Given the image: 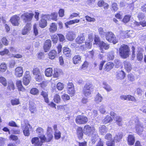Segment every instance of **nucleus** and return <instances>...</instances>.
Here are the masks:
<instances>
[{"mask_svg": "<svg viewBox=\"0 0 146 146\" xmlns=\"http://www.w3.org/2000/svg\"><path fill=\"white\" fill-rule=\"evenodd\" d=\"M31 29V25L30 23H27L24 27L22 31V34L23 35H26L29 32Z\"/></svg>", "mask_w": 146, "mask_h": 146, "instance_id": "nucleus-13", "label": "nucleus"}, {"mask_svg": "<svg viewBox=\"0 0 146 146\" xmlns=\"http://www.w3.org/2000/svg\"><path fill=\"white\" fill-rule=\"evenodd\" d=\"M53 70L52 68H49L46 69L45 71V75L47 77H51L52 76Z\"/></svg>", "mask_w": 146, "mask_h": 146, "instance_id": "nucleus-29", "label": "nucleus"}, {"mask_svg": "<svg viewBox=\"0 0 146 146\" xmlns=\"http://www.w3.org/2000/svg\"><path fill=\"white\" fill-rule=\"evenodd\" d=\"M103 87L107 91L110 92L112 90V89L111 87L108 85L106 82H104L103 83Z\"/></svg>", "mask_w": 146, "mask_h": 146, "instance_id": "nucleus-43", "label": "nucleus"}, {"mask_svg": "<svg viewBox=\"0 0 146 146\" xmlns=\"http://www.w3.org/2000/svg\"><path fill=\"white\" fill-rule=\"evenodd\" d=\"M135 129L136 133L139 135L142 134L143 131V128L141 126L140 123L138 122L136 124Z\"/></svg>", "mask_w": 146, "mask_h": 146, "instance_id": "nucleus-14", "label": "nucleus"}, {"mask_svg": "<svg viewBox=\"0 0 146 146\" xmlns=\"http://www.w3.org/2000/svg\"><path fill=\"white\" fill-rule=\"evenodd\" d=\"M106 40L109 42L115 44L118 41L113 33L111 32L106 33L105 35Z\"/></svg>", "mask_w": 146, "mask_h": 146, "instance_id": "nucleus-3", "label": "nucleus"}, {"mask_svg": "<svg viewBox=\"0 0 146 146\" xmlns=\"http://www.w3.org/2000/svg\"><path fill=\"white\" fill-rule=\"evenodd\" d=\"M112 119L111 117L109 115H107L103 120V122L105 124L111 122Z\"/></svg>", "mask_w": 146, "mask_h": 146, "instance_id": "nucleus-40", "label": "nucleus"}, {"mask_svg": "<svg viewBox=\"0 0 146 146\" xmlns=\"http://www.w3.org/2000/svg\"><path fill=\"white\" fill-rule=\"evenodd\" d=\"M20 19V17L19 16L15 15L11 17L10 21L13 25L15 26H18L19 24V21Z\"/></svg>", "mask_w": 146, "mask_h": 146, "instance_id": "nucleus-11", "label": "nucleus"}, {"mask_svg": "<svg viewBox=\"0 0 146 146\" xmlns=\"http://www.w3.org/2000/svg\"><path fill=\"white\" fill-rule=\"evenodd\" d=\"M106 144L107 146H115V141L113 140L111 141H108Z\"/></svg>", "mask_w": 146, "mask_h": 146, "instance_id": "nucleus-62", "label": "nucleus"}, {"mask_svg": "<svg viewBox=\"0 0 146 146\" xmlns=\"http://www.w3.org/2000/svg\"><path fill=\"white\" fill-rule=\"evenodd\" d=\"M84 133L88 136H90L91 135L94 133L95 129L94 127H92L88 125H85L83 128Z\"/></svg>", "mask_w": 146, "mask_h": 146, "instance_id": "nucleus-6", "label": "nucleus"}, {"mask_svg": "<svg viewBox=\"0 0 146 146\" xmlns=\"http://www.w3.org/2000/svg\"><path fill=\"white\" fill-rule=\"evenodd\" d=\"M72 59L73 62L75 64L79 63L81 62V57L79 55L74 56Z\"/></svg>", "mask_w": 146, "mask_h": 146, "instance_id": "nucleus-27", "label": "nucleus"}, {"mask_svg": "<svg viewBox=\"0 0 146 146\" xmlns=\"http://www.w3.org/2000/svg\"><path fill=\"white\" fill-rule=\"evenodd\" d=\"M15 86L14 84L11 81H9L8 83L7 89L10 91H13L15 89Z\"/></svg>", "mask_w": 146, "mask_h": 146, "instance_id": "nucleus-33", "label": "nucleus"}, {"mask_svg": "<svg viewBox=\"0 0 146 146\" xmlns=\"http://www.w3.org/2000/svg\"><path fill=\"white\" fill-rule=\"evenodd\" d=\"M105 138L106 140L109 141L112 139V135L111 133H107L105 136Z\"/></svg>", "mask_w": 146, "mask_h": 146, "instance_id": "nucleus-55", "label": "nucleus"}, {"mask_svg": "<svg viewBox=\"0 0 146 146\" xmlns=\"http://www.w3.org/2000/svg\"><path fill=\"white\" fill-rule=\"evenodd\" d=\"M127 140L128 144L129 145H133L135 141L134 136L132 135H129L127 137Z\"/></svg>", "mask_w": 146, "mask_h": 146, "instance_id": "nucleus-17", "label": "nucleus"}, {"mask_svg": "<svg viewBox=\"0 0 146 146\" xmlns=\"http://www.w3.org/2000/svg\"><path fill=\"white\" fill-rule=\"evenodd\" d=\"M130 17L129 15H126L123 19V21L125 23H127L129 21Z\"/></svg>", "mask_w": 146, "mask_h": 146, "instance_id": "nucleus-57", "label": "nucleus"}, {"mask_svg": "<svg viewBox=\"0 0 146 146\" xmlns=\"http://www.w3.org/2000/svg\"><path fill=\"white\" fill-rule=\"evenodd\" d=\"M54 102L56 103H58L60 102V99L59 96L58 94L55 95L54 96Z\"/></svg>", "mask_w": 146, "mask_h": 146, "instance_id": "nucleus-52", "label": "nucleus"}, {"mask_svg": "<svg viewBox=\"0 0 146 146\" xmlns=\"http://www.w3.org/2000/svg\"><path fill=\"white\" fill-rule=\"evenodd\" d=\"M57 88L58 90H61L64 88V85L62 83L59 82L57 84Z\"/></svg>", "mask_w": 146, "mask_h": 146, "instance_id": "nucleus-59", "label": "nucleus"}, {"mask_svg": "<svg viewBox=\"0 0 146 146\" xmlns=\"http://www.w3.org/2000/svg\"><path fill=\"white\" fill-rule=\"evenodd\" d=\"M38 92V90L35 88H32L30 91V93L31 94L34 95H37Z\"/></svg>", "mask_w": 146, "mask_h": 146, "instance_id": "nucleus-51", "label": "nucleus"}, {"mask_svg": "<svg viewBox=\"0 0 146 146\" xmlns=\"http://www.w3.org/2000/svg\"><path fill=\"white\" fill-rule=\"evenodd\" d=\"M7 69V66L6 64L4 63H2L0 65V71L4 72Z\"/></svg>", "mask_w": 146, "mask_h": 146, "instance_id": "nucleus-50", "label": "nucleus"}, {"mask_svg": "<svg viewBox=\"0 0 146 146\" xmlns=\"http://www.w3.org/2000/svg\"><path fill=\"white\" fill-rule=\"evenodd\" d=\"M99 46L101 48H103L105 50H107L110 47L109 45L107 43H105L103 41L100 42Z\"/></svg>", "mask_w": 146, "mask_h": 146, "instance_id": "nucleus-32", "label": "nucleus"}, {"mask_svg": "<svg viewBox=\"0 0 146 146\" xmlns=\"http://www.w3.org/2000/svg\"><path fill=\"white\" fill-rule=\"evenodd\" d=\"M37 25L35 24L33 26L34 33L36 36L38 34V29L36 28Z\"/></svg>", "mask_w": 146, "mask_h": 146, "instance_id": "nucleus-64", "label": "nucleus"}, {"mask_svg": "<svg viewBox=\"0 0 146 146\" xmlns=\"http://www.w3.org/2000/svg\"><path fill=\"white\" fill-rule=\"evenodd\" d=\"M124 72L122 70L119 71L117 75V78L118 79H123L125 77Z\"/></svg>", "mask_w": 146, "mask_h": 146, "instance_id": "nucleus-31", "label": "nucleus"}, {"mask_svg": "<svg viewBox=\"0 0 146 146\" xmlns=\"http://www.w3.org/2000/svg\"><path fill=\"white\" fill-rule=\"evenodd\" d=\"M125 69L128 72H130L132 69V66L131 64L129 62L125 61L124 62Z\"/></svg>", "mask_w": 146, "mask_h": 146, "instance_id": "nucleus-24", "label": "nucleus"}, {"mask_svg": "<svg viewBox=\"0 0 146 146\" xmlns=\"http://www.w3.org/2000/svg\"><path fill=\"white\" fill-rule=\"evenodd\" d=\"M9 52V50L5 49L4 50L0 52V54L2 56L8 54Z\"/></svg>", "mask_w": 146, "mask_h": 146, "instance_id": "nucleus-63", "label": "nucleus"}, {"mask_svg": "<svg viewBox=\"0 0 146 146\" xmlns=\"http://www.w3.org/2000/svg\"><path fill=\"white\" fill-rule=\"evenodd\" d=\"M119 52L120 56L122 58H127L129 55V48L127 45L122 44L119 48Z\"/></svg>", "mask_w": 146, "mask_h": 146, "instance_id": "nucleus-1", "label": "nucleus"}, {"mask_svg": "<svg viewBox=\"0 0 146 146\" xmlns=\"http://www.w3.org/2000/svg\"><path fill=\"white\" fill-rule=\"evenodd\" d=\"M51 46V41L50 40H47L45 41L44 46V48L45 52H47Z\"/></svg>", "mask_w": 146, "mask_h": 146, "instance_id": "nucleus-16", "label": "nucleus"}, {"mask_svg": "<svg viewBox=\"0 0 146 146\" xmlns=\"http://www.w3.org/2000/svg\"><path fill=\"white\" fill-rule=\"evenodd\" d=\"M52 39L54 43H56L58 40V36L56 35H53L52 36Z\"/></svg>", "mask_w": 146, "mask_h": 146, "instance_id": "nucleus-61", "label": "nucleus"}, {"mask_svg": "<svg viewBox=\"0 0 146 146\" xmlns=\"http://www.w3.org/2000/svg\"><path fill=\"white\" fill-rule=\"evenodd\" d=\"M114 120L117 125L119 126H122L123 125L122 119V117L118 115L114 119Z\"/></svg>", "mask_w": 146, "mask_h": 146, "instance_id": "nucleus-20", "label": "nucleus"}, {"mask_svg": "<svg viewBox=\"0 0 146 146\" xmlns=\"http://www.w3.org/2000/svg\"><path fill=\"white\" fill-rule=\"evenodd\" d=\"M16 85L19 91L25 92L26 90L24 88L22 84V82L20 80H17L16 82Z\"/></svg>", "mask_w": 146, "mask_h": 146, "instance_id": "nucleus-25", "label": "nucleus"}, {"mask_svg": "<svg viewBox=\"0 0 146 146\" xmlns=\"http://www.w3.org/2000/svg\"><path fill=\"white\" fill-rule=\"evenodd\" d=\"M53 137L52 133H47V135L46 137L44 136V140H42V141H44V142H50L52 139Z\"/></svg>", "mask_w": 146, "mask_h": 146, "instance_id": "nucleus-30", "label": "nucleus"}, {"mask_svg": "<svg viewBox=\"0 0 146 146\" xmlns=\"http://www.w3.org/2000/svg\"><path fill=\"white\" fill-rule=\"evenodd\" d=\"M50 20V16L48 15H42V19L39 22V26L42 28H45L47 25L46 20Z\"/></svg>", "mask_w": 146, "mask_h": 146, "instance_id": "nucleus-4", "label": "nucleus"}, {"mask_svg": "<svg viewBox=\"0 0 146 146\" xmlns=\"http://www.w3.org/2000/svg\"><path fill=\"white\" fill-rule=\"evenodd\" d=\"M90 136L91 137V139L92 143L94 144L95 143L96 141L99 138L98 135L97 134L96 132H95L91 135Z\"/></svg>", "mask_w": 146, "mask_h": 146, "instance_id": "nucleus-28", "label": "nucleus"}, {"mask_svg": "<svg viewBox=\"0 0 146 146\" xmlns=\"http://www.w3.org/2000/svg\"><path fill=\"white\" fill-rule=\"evenodd\" d=\"M114 66V64L111 62L107 63L105 65V69L106 70H109L112 68Z\"/></svg>", "mask_w": 146, "mask_h": 146, "instance_id": "nucleus-35", "label": "nucleus"}, {"mask_svg": "<svg viewBox=\"0 0 146 146\" xmlns=\"http://www.w3.org/2000/svg\"><path fill=\"white\" fill-rule=\"evenodd\" d=\"M92 86V85L90 84H87L85 85L83 90V93L85 96L87 97L90 94L91 92L90 89Z\"/></svg>", "mask_w": 146, "mask_h": 146, "instance_id": "nucleus-8", "label": "nucleus"}, {"mask_svg": "<svg viewBox=\"0 0 146 146\" xmlns=\"http://www.w3.org/2000/svg\"><path fill=\"white\" fill-rule=\"evenodd\" d=\"M33 16L34 14L33 13L25 12L21 15V18L24 22L28 23L32 20Z\"/></svg>", "mask_w": 146, "mask_h": 146, "instance_id": "nucleus-5", "label": "nucleus"}, {"mask_svg": "<svg viewBox=\"0 0 146 146\" xmlns=\"http://www.w3.org/2000/svg\"><path fill=\"white\" fill-rule=\"evenodd\" d=\"M83 129L81 127H78L77 129V135L79 139H81L82 138L83 135Z\"/></svg>", "mask_w": 146, "mask_h": 146, "instance_id": "nucleus-23", "label": "nucleus"}, {"mask_svg": "<svg viewBox=\"0 0 146 146\" xmlns=\"http://www.w3.org/2000/svg\"><path fill=\"white\" fill-rule=\"evenodd\" d=\"M35 78L37 81L40 82L42 80V74H40L35 76Z\"/></svg>", "mask_w": 146, "mask_h": 146, "instance_id": "nucleus-53", "label": "nucleus"}, {"mask_svg": "<svg viewBox=\"0 0 146 146\" xmlns=\"http://www.w3.org/2000/svg\"><path fill=\"white\" fill-rule=\"evenodd\" d=\"M133 24L134 25L137 27L139 26L140 25L143 27L146 26V21H143L140 23L135 21L133 22Z\"/></svg>", "mask_w": 146, "mask_h": 146, "instance_id": "nucleus-39", "label": "nucleus"}, {"mask_svg": "<svg viewBox=\"0 0 146 146\" xmlns=\"http://www.w3.org/2000/svg\"><path fill=\"white\" fill-rule=\"evenodd\" d=\"M11 104L13 106L18 105L20 104V102L19 99L14 98L11 101Z\"/></svg>", "mask_w": 146, "mask_h": 146, "instance_id": "nucleus-46", "label": "nucleus"}, {"mask_svg": "<svg viewBox=\"0 0 146 146\" xmlns=\"http://www.w3.org/2000/svg\"><path fill=\"white\" fill-rule=\"evenodd\" d=\"M54 136L55 138L56 139H58L60 137V133L58 130H56L55 131Z\"/></svg>", "mask_w": 146, "mask_h": 146, "instance_id": "nucleus-54", "label": "nucleus"}, {"mask_svg": "<svg viewBox=\"0 0 146 146\" xmlns=\"http://www.w3.org/2000/svg\"><path fill=\"white\" fill-rule=\"evenodd\" d=\"M139 20H142L145 17L144 14L142 13H138L137 16Z\"/></svg>", "mask_w": 146, "mask_h": 146, "instance_id": "nucleus-56", "label": "nucleus"}, {"mask_svg": "<svg viewBox=\"0 0 146 146\" xmlns=\"http://www.w3.org/2000/svg\"><path fill=\"white\" fill-rule=\"evenodd\" d=\"M123 134L121 132L116 133L114 137V139L113 140L116 142H119L123 137Z\"/></svg>", "mask_w": 146, "mask_h": 146, "instance_id": "nucleus-18", "label": "nucleus"}, {"mask_svg": "<svg viewBox=\"0 0 146 146\" xmlns=\"http://www.w3.org/2000/svg\"><path fill=\"white\" fill-rule=\"evenodd\" d=\"M61 71L60 70L57 68L54 69V73L53 74V77L54 78H58L61 73Z\"/></svg>", "mask_w": 146, "mask_h": 146, "instance_id": "nucleus-34", "label": "nucleus"}, {"mask_svg": "<svg viewBox=\"0 0 146 146\" xmlns=\"http://www.w3.org/2000/svg\"><path fill=\"white\" fill-rule=\"evenodd\" d=\"M29 109L31 113H34L36 111V108L34 104L31 102H29Z\"/></svg>", "mask_w": 146, "mask_h": 146, "instance_id": "nucleus-38", "label": "nucleus"}, {"mask_svg": "<svg viewBox=\"0 0 146 146\" xmlns=\"http://www.w3.org/2000/svg\"><path fill=\"white\" fill-rule=\"evenodd\" d=\"M70 52L71 50L69 48L64 47V55H66V56L67 57L70 56Z\"/></svg>", "mask_w": 146, "mask_h": 146, "instance_id": "nucleus-45", "label": "nucleus"}, {"mask_svg": "<svg viewBox=\"0 0 146 146\" xmlns=\"http://www.w3.org/2000/svg\"><path fill=\"white\" fill-rule=\"evenodd\" d=\"M77 123L80 124H86L88 121V119L87 117L82 115L78 116L76 119Z\"/></svg>", "mask_w": 146, "mask_h": 146, "instance_id": "nucleus-7", "label": "nucleus"}, {"mask_svg": "<svg viewBox=\"0 0 146 146\" xmlns=\"http://www.w3.org/2000/svg\"><path fill=\"white\" fill-rule=\"evenodd\" d=\"M98 30L99 34L101 36H104L106 33L104 30L103 28L101 27H98Z\"/></svg>", "mask_w": 146, "mask_h": 146, "instance_id": "nucleus-41", "label": "nucleus"}, {"mask_svg": "<svg viewBox=\"0 0 146 146\" xmlns=\"http://www.w3.org/2000/svg\"><path fill=\"white\" fill-rule=\"evenodd\" d=\"M21 127L24 135L25 136H29L30 135L29 129L31 126L27 120L21 122Z\"/></svg>", "mask_w": 146, "mask_h": 146, "instance_id": "nucleus-2", "label": "nucleus"}, {"mask_svg": "<svg viewBox=\"0 0 146 146\" xmlns=\"http://www.w3.org/2000/svg\"><path fill=\"white\" fill-rule=\"evenodd\" d=\"M36 132L40 138L42 140H44V135H43V131L42 128L38 127L36 129Z\"/></svg>", "mask_w": 146, "mask_h": 146, "instance_id": "nucleus-15", "label": "nucleus"}, {"mask_svg": "<svg viewBox=\"0 0 146 146\" xmlns=\"http://www.w3.org/2000/svg\"><path fill=\"white\" fill-rule=\"evenodd\" d=\"M143 50L141 49L140 50H138L137 52L136 55L137 59L139 61H141L143 58Z\"/></svg>", "mask_w": 146, "mask_h": 146, "instance_id": "nucleus-22", "label": "nucleus"}, {"mask_svg": "<svg viewBox=\"0 0 146 146\" xmlns=\"http://www.w3.org/2000/svg\"><path fill=\"white\" fill-rule=\"evenodd\" d=\"M31 80L30 78H23V82L24 85L27 86L29 84Z\"/></svg>", "mask_w": 146, "mask_h": 146, "instance_id": "nucleus-49", "label": "nucleus"}, {"mask_svg": "<svg viewBox=\"0 0 146 146\" xmlns=\"http://www.w3.org/2000/svg\"><path fill=\"white\" fill-rule=\"evenodd\" d=\"M75 34L72 31L68 32L66 35V38L69 40H72L75 38Z\"/></svg>", "mask_w": 146, "mask_h": 146, "instance_id": "nucleus-21", "label": "nucleus"}, {"mask_svg": "<svg viewBox=\"0 0 146 146\" xmlns=\"http://www.w3.org/2000/svg\"><path fill=\"white\" fill-rule=\"evenodd\" d=\"M99 110L102 113H104L106 111L105 106L104 105L101 106L100 107Z\"/></svg>", "mask_w": 146, "mask_h": 146, "instance_id": "nucleus-60", "label": "nucleus"}, {"mask_svg": "<svg viewBox=\"0 0 146 146\" xmlns=\"http://www.w3.org/2000/svg\"><path fill=\"white\" fill-rule=\"evenodd\" d=\"M107 130V129L104 125L102 126L100 128V132L102 135H103L106 133Z\"/></svg>", "mask_w": 146, "mask_h": 146, "instance_id": "nucleus-44", "label": "nucleus"}, {"mask_svg": "<svg viewBox=\"0 0 146 146\" xmlns=\"http://www.w3.org/2000/svg\"><path fill=\"white\" fill-rule=\"evenodd\" d=\"M33 74L35 76L41 74L39 69L38 68H34L33 71Z\"/></svg>", "mask_w": 146, "mask_h": 146, "instance_id": "nucleus-48", "label": "nucleus"}, {"mask_svg": "<svg viewBox=\"0 0 146 146\" xmlns=\"http://www.w3.org/2000/svg\"><path fill=\"white\" fill-rule=\"evenodd\" d=\"M56 54V52L54 50H52L50 51L48 54L49 58L51 59H54Z\"/></svg>", "mask_w": 146, "mask_h": 146, "instance_id": "nucleus-36", "label": "nucleus"}, {"mask_svg": "<svg viewBox=\"0 0 146 146\" xmlns=\"http://www.w3.org/2000/svg\"><path fill=\"white\" fill-rule=\"evenodd\" d=\"M102 99L103 98L101 95L98 93L95 97L94 100L96 103H99L102 102Z\"/></svg>", "mask_w": 146, "mask_h": 146, "instance_id": "nucleus-37", "label": "nucleus"}, {"mask_svg": "<svg viewBox=\"0 0 146 146\" xmlns=\"http://www.w3.org/2000/svg\"><path fill=\"white\" fill-rule=\"evenodd\" d=\"M66 89L68 93L71 96H74L75 92L74 86L72 83L69 82L68 84Z\"/></svg>", "mask_w": 146, "mask_h": 146, "instance_id": "nucleus-9", "label": "nucleus"}, {"mask_svg": "<svg viewBox=\"0 0 146 146\" xmlns=\"http://www.w3.org/2000/svg\"><path fill=\"white\" fill-rule=\"evenodd\" d=\"M57 29V26L55 23H52L50 24L49 30L50 33H54Z\"/></svg>", "mask_w": 146, "mask_h": 146, "instance_id": "nucleus-26", "label": "nucleus"}, {"mask_svg": "<svg viewBox=\"0 0 146 146\" xmlns=\"http://www.w3.org/2000/svg\"><path fill=\"white\" fill-rule=\"evenodd\" d=\"M31 142L35 146H41L44 141L40 138V139L38 137H35L32 138Z\"/></svg>", "mask_w": 146, "mask_h": 146, "instance_id": "nucleus-10", "label": "nucleus"}, {"mask_svg": "<svg viewBox=\"0 0 146 146\" xmlns=\"http://www.w3.org/2000/svg\"><path fill=\"white\" fill-rule=\"evenodd\" d=\"M86 20L89 22H94L95 21L96 19L94 18H91L88 16H86L85 17Z\"/></svg>", "mask_w": 146, "mask_h": 146, "instance_id": "nucleus-58", "label": "nucleus"}, {"mask_svg": "<svg viewBox=\"0 0 146 146\" xmlns=\"http://www.w3.org/2000/svg\"><path fill=\"white\" fill-rule=\"evenodd\" d=\"M0 83L4 86H7V83L6 78L3 76L0 77Z\"/></svg>", "mask_w": 146, "mask_h": 146, "instance_id": "nucleus-42", "label": "nucleus"}, {"mask_svg": "<svg viewBox=\"0 0 146 146\" xmlns=\"http://www.w3.org/2000/svg\"><path fill=\"white\" fill-rule=\"evenodd\" d=\"M23 73V68L21 66L15 68V74L17 77H20L22 76Z\"/></svg>", "mask_w": 146, "mask_h": 146, "instance_id": "nucleus-12", "label": "nucleus"}, {"mask_svg": "<svg viewBox=\"0 0 146 146\" xmlns=\"http://www.w3.org/2000/svg\"><path fill=\"white\" fill-rule=\"evenodd\" d=\"M50 16V20L52 19L55 21H56L57 17L58 15V14L56 13H53L51 14Z\"/></svg>", "mask_w": 146, "mask_h": 146, "instance_id": "nucleus-47", "label": "nucleus"}, {"mask_svg": "<svg viewBox=\"0 0 146 146\" xmlns=\"http://www.w3.org/2000/svg\"><path fill=\"white\" fill-rule=\"evenodd\" d=\"M76 42L79 44H82L85 40V38L83 34H80L76 39Z\"/></svg>", "mask_w": 146, "mask_h": 146, "instance_id": "nucleus-19", "label": "nucleus"}]
</instances>
